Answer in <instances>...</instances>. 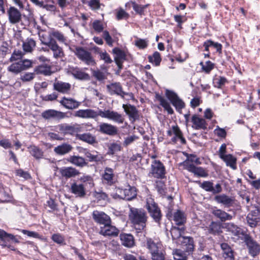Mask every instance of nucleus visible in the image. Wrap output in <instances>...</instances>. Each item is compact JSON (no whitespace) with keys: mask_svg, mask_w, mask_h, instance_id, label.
Wrapping results in <instances>:
<instances>
[{"mask_svg":"<svg viewBox=\"0 0 260 260\" xmlns=\"http://www.w3.org/2000/svg\"><path fill=\"white\" fill-rule=\"evenodd\" d=\"M153 176L156 178H163L165 175V168L163 164L158 160H154L151 165V171L149 176Z\"/></svg>","mask_w":260,"mask_h":260,"instance_id":"nucleus-10","label":"nucleus"},{"mask_svg":"<svg viewBox=\"0 0 260 260\" xmlns=\"http://www.w3.org/2000/svg\"><path fill=\"white\" fill-rule=\"evenodd\" d=\"M112 52L115 55L114 60L115 63L119 68V70H120L123 67V60H125L126 58L125 53L123 50L117 47L114 48L112 50Z\"/></svg>","mask_w":260,"mask_h":260,"instance_id":"nucleus-27","label":"nucleus"},{"mask_svg":"<svg viewBox=\"0 0 260 260\" xmlns=\"http://www.w3.org/2000/svg\"><path fill=\"white\" fill-rule=\"evenodd\" d=\"M114 199H120L124 200V189L118 187L115 188V192L111 194Z\"/></svg>","mask_w":260,"mask_h":260,"instance_id":"nucleus-58","label":"nucleus"},{"mask_svg":"<svg viewBox=\"0 0 260 260\" xmlns=\"http://www.w3.org/2000/svg\"><path fill=\"white\" fill-rule=\"evenodd\" d=\"M106 88L111 95H117L124 98L128 93L123 90L122 86L120 82H113L106 85Z\"/></svg>","mask_w":260,"mask_h":260,"instance_id":"nucleus-17","label":"nucleus"},{"mask_svg":"<svg viewBox=\"0 0 260 260\" xmlns=\"http://www.w3.org/2000/svg\"><path fill=\"white\" fill-rule=\"evenodd\" d=\"M42 116L46 119H49L51 118H63L64 117V113L55 110L49 109L43 112Z\"/></svg>","mask_w":260,"mask_h":260,"instance_id":"nucleus-35","label":"nucleus"},{"mask_svg":"<svg viewBox=\"0 0 260 260\" xmlns=\"http://www.w3.org/2000/svg\"><path fill=\"white\" fill-rule=\"evenodd\" d=\"M8 70L14 74H18L22 71L20 61L15 62L11 64L8 68Z\"/></svg>","mask_w":260,"mask_h":260,"instance_id":"nucleus-52","label":"nucleus"},{"mask_svg":"<svg viewBox=\"0 0 260 260\" xmlns=\"http://www.w3.org/2000/svg\"><path fill=\"white\" fill-rule=\"evenodd\" d=\"M92 218L95 222L100 224L104 225V226L111 223L110 216L102 211H94L92 212Z\"/></svg>","mask_w":260,"mask_h":260,"instance_id":"nucleus-19","label":"nucleus"},{"mask_svg":"<svg viewBox=\"0 0 260 260\" xmlns=\"http://www.w3.org/2000/svg\"><path fill=\"white\" fill-rule=\"evenodd\" d=\"M221 159L226 163L227 166L230 167L233 170L237 169L236 158L232 154H226L224 156H221Z\"/></svg>","mask_w":260,"mask_h":260,"instance_id":"nucleus-45","label":"nucleus"},{"mask_svg":"<svg viewBox=\"0 0 260 260\" xmlns=\"http://www.w3.org/2000/svg\"><path fill=\"white\" fill-rule=\"evenodd\" d=\"M7 15L9 23L11 24H17L22 19V14L19 10L14 6H10L7 9Z\"/></svg>","mask_w":260,"mask_h":260,"instance_id":"nucleus-12","label":"nucleus"},{"mask_svg":"<svg viewBox=\"0 0 260 260\" xmlns=\"http://www.w3.org/2000/svg\"><path fill=\"white\" fill-rule=\"evenodd\" d=\"M98 116L108 119L118 124H122L124 121L123 115L117 111L109 109L104 111L101 109L99 110Z\"/></svg>","mask_w":260,"mask_h":260,"instance_id":"nucleus-6","label":"nucleus"},{"mask_svg":"<svg viewBox=\"0 0 260 260\" xmlns=\"http://www.w3.org/2000/svg\"><path fill=\"white\" fill-rule=\"evenodd\" d=\"M129 16V14L121 8H120L116 13V19L118 20L123 19H127L128 18Z\"/></svg>","mask_w":260,"mask_h":260,"instance_id":"nucleus-62","label":"nucleus"},{"mask_svg":"<svg viewBox=\"0 0 260 260\" xmlns=\"http://www.w3.org/2000/svg\"><path fill=\"white\" fill-rule=\"evenodd\" d=\"M85 155L90 162H101L103 159L102 155L97 152L92 153L89 151H87L85 152Z\"/></svg>","mask_w":260,"mask_h":260,"instance_id":"nucleus-46","label":"nucleus"},{"mask_svg":"<svg viewBox=\"0 0 260 260\" xmlns=\"http://www.w3.org/2000/svg\"><path fill=\"white\" fill-rule=\"evenodd\" d=\"M71 88V84L58 80L57 78H55L53 84V89L62 94H69Z\"/></svg>","mask_w":260,"mask_h":260,"instance_id":"nucleus-18","label":"nucleus"},{"mask_svg":"<svg viewBox=\"0 0 260 260\" xmlns=\"http://www.w3.org/2000/svg\"><path fill=\"white\" fill-rule=\"evenodd\" d=\"M199 184L200 187L206 191L211 192L213 194H217L220 193L222 190V187L219 183L216 184L215 187L213 186V183L209 181H204L202 183L200 181H196Z\"/></svg>","mask_w":260,"mask_h":260,"instance_id":"nucleus-14","label":"nucleus"},{"mask_svg":"<svg viewBox=\"0 0 260 260\" xmlns=\"http://www.w3.org/2000/svg\"><path fill=\"white\" fill-rule=\"evenodd\" d=\"M59 103L67 109L73 110L78 108L81 102H78L74 99L63 96L59 101Z\"/></svg>","mask_w":260,"mask_h":260,"instance_id":"nucleus-23","label":"nucleus"},{"mask_svg":"<svg viewBox=\"0 0 260 260\" xmlns=\"http://www.w3.org/2000/svg\"><path fill=\"white\" fill-rule=\"evenodd\" d=\"M253 208L246 216L247 223L252 228L256 227L260 222V209L255 206Z\"/></svg>","mask_w":260,"mask_h":260,"instance_id":"nucleus-11","label":"nucleus"},{"mask_svg":"<svg viewBox=\"0 0 260 260\" xmlns=\"http://www.w3.org/2000/svg\"><path fill=\"white\" fill-rule=\"evenodd\" d=\"M75 116L82 118H95L98 116V111L90 109L79 110L75 112Z\"/></svg>","mask_w":260,"mask_h":260,"instance_id":"nucleus-26","label":"nucleus"},{"mask_svg":"<svg viewBox=\"0 0 260 260\" xmlns=\"http://www.w3.org/2000/svg\"><path fill=\"white\" fill-rule=\"evenodd\" d=\"M72 149L73 147L70 144L64 143L55 147L54 151L58 155H62L69 153Z\"/></svg>","mask_w":260,"mask_h":260,"instance_id":"nucleus-37","label":"nucleus"},{"mask_svg":"<svg viewBox=\"0 0 260 260\" xmlns=\"http://www.w3.org/2000/svg\"><path fill=\"white\" fill-rule=\"evenodd\" d=\"M184 230L185 229L183 227L179 228L175 226H172L170 232L173 240H177L180 238Z\"/></svg>","mask_w":260,"mask_h":260,"instance_id":"nucleus-47","label":"nucleus"},{"mask_svg":"<svg viewBox=\"0 0 260 260\" xmlns=\"http://www.w3.org/2000/svg\"><path fill=\"white\" fill-rule=\"evenodd\" d=\"M98 131L104 135L113 136L118 134V129L115 125L108 123L102 122L99 125Z\"/></svg>","mask_w":260,"mask_h":260,"instance_id":"nucleus-15","label":"nucleus"},{"mask_svg":"<svg viewBox=\"0 0 260 260\" xmlns=\"http://www.w3.org/2000/svg\"><path fill=\"white\" fill-rule=\"evenodd\" d=\"M246 242L245 245L246 246L248 253L252 257L255 258L260 254V244L255 240L252 237L246 238Z\"/></svg>","mask_w":260,"mask_h":260,"instance_id":"nucleus-9","label":"nucleus"},{"mask_svg":"<svg viewBox=\"0 0 260 260\" xmlns=\"http://www.w3.org/2000/svg\"><path fill=\"white\" fill-rule=\"evenodd\" d=\"M145 207L153 221L160 225L162 218V213L154 200L151 197H147L146 199Z\"/></svg>","mask_w":260,"mask_h":260,"instance_id":"nucleus-2","label":"nucleus"},{"mask_svg":"<svg viewBox=\"0 0 260 260\" xmlns=\"http://www.w3.org/2000/svg\"><path fill=\"white\" fill-rule=\"evenodd\" d=\"M200 64L202 66V70L207 74L209 73L214 68V64L210 61H206L205 64L201 62Z\"/></svg>","mask_w":260,"mask_h":260,"instance_id":"nucleus-59","label":"nucleus"},{"mask_svg":"<svg viewBox=\"0 0 260 260\" xmlns=\"http://www.w3.org/2000/svg\"><path fill=\"white\" fill-rule=\"evenodd\" d=\"M76 137L78 139L90 145H93L94 144L97 143L96 137L90 133H86L82 134H77Z\"/></svg>","mask_w":260,"mask_h":260,"instance_id":"nucleus-34","label":"nucleus"},{"mask_svg":"<svg viewBox=\"0 0 260 260\" xmlns=\"http://www.w3.org/2000/svg\"><path fill=\"white\" fill-rule=\"evenodd\" d=\"M182 247L187 252H192L194 249V240L191 237H183Z\"/></svg>","mask_w":260,"mask_h":260,"instance_id":"nucleus-31","label":"nucleus"},{"mask_svg":"<svg viewBox=\"0 0 260 260\" xmlns=\"http://www.w3.org/2000/svg\"><path fill=\"white\" fill-rule=\"evenodd\" d=\"M214 199L218 204H221L226 208L232 207L235 204V199L225 194L216 195Z\"/></svg>","mask_w":260,"mask_h":260,"instance_id":"nucleus-20","label":"nucleus"},{"mask_svg":"<svg viewBox=\"0 0 260 260\" xmlns=\"http://www.w3.org/2000/svg\"><path fill=\"white\" fill-rule=\"evenodd\" d=\"M0 199L3 202H8L12 199L11 195L4 189L0 190Z\"/></svg>","mask_w":260,"mask_h":260,"instance_id":"nucleus-63","label":"nucleus"},{"mask_svg":"<svg viewBox=\"0 0 260 260\" xmlns=\"http://www.w3.org/2000/svg\"><path fill=\"white\" fill-rule=\"evenodd\" d=\"M73 76L76 78L80 80H89V75L84 72L81 69L76 68L73 69L72 71Z\"/></svg>","mask_w":260,"mask_h":260,"instance_id":"nucleus-41","label":"nucleus"},{"mask_svg":"<svg viewBox=\"0 0 260 260\" xmlns=\"http://www.w3.org/2000/svg\"><path fill=\"white\" fill-rule=\"evenodd\" d=\"M225 228L227 231L231 232L233 235L238 236L239 227L233 222L225 223Z\"/></svg>","mask_w":260,"mask_h":260,"instance_id":"nucleus-51","label":"nucleus"},{"mask_svg":"<svg viewBox=\"0 0 260 260\" xmlns=\"http://www.w3.org/2000/svg\"><path fill=\"white\" fill-rule=\"evenodd\" d=\"M72 51L84 64L88 66L96 65V62L92 53L87 48L81 46H74Z\"/></svg>","mask_w":260,"mask_h":260,"instance_id":"nucleus-3","label":"nucleus"},{"mask_svg":"<svg viewBox=\"0 0 260 260\" xmlns=\"http://www.w3.org/2000/svg\"><path fill=\"white\" fill-rule=\"evenodd\" d=\"M148 58L149 61L154 64L155 66H159L161 61L160 54L157 51L154 52L152 55H149Z\"/></svg>","mask_w":260,"mask_h":260,"instance_id":"nucleus-50","label":"nucleus"},{"mask_svg":"<svg viewBox=\"0 0 260 260\" xmlns=\"http://www.w3.org/2000/svg\"><path fill=\"white\" fill-rule=\"evenodd\" d=\"M120 239L123 245L127 247H132L135 244L134 237L131 234H121Z\"/></svg>","mask_w":260,"mask_h":260,"instance_id":"nucleus-36","label":"nucleus"},{"mask_svg":"<svg viewBox=\"0 0 260 260\" xmlns=\"http://www.w3.org/2000/svg\"><path fill=\"white\" fill-rule=\"evenodd\" d=\"M129 219L134 225L137 233H142L146 228L148 217L142 208L129 207Z\"/></svg>","mask_w":260,"mask_h":260,"instance_id":"nucleus-1","label":"nucleus"},{"mask_svg":"<svg viewBox=\"0 0 260 260\" xmlns=\"http://www.w3.org/2000/svg\"><path fill=\"white\" fill-rule=\"evenodd\" d=\"M156 98L159 101L160 105L168 112L169 114L172 115L174 113L173 109L172 108L170 103L167 100L159 95H157Z\"/></svg>","mask_w":260,"mask_h":260,"instance_id":"nucleus-40","label":"nucleus"},{"mask_svg":"<svg viewBox=\"0 0 260 260\" xmlns=\"http://www.w3.org/2000/svg\"><path fill=\"white\" fill-rule=\"evenodd\" d=\"M119 233V230L111 223L108 225L101 227L99 234L104 236L117 237Z\"/></svg>","mask_w":260,"mask_h":260,"instance_id":"nucleus-21","label":"nucleus"},{"mask_svg":"<svg viewBox=\"0 0 260 260\" xmlns=\"http://www.w3.org/2000/svg\"><path fill=\"white\" fill-rule=\"evenodd\" d=\"M92 76L98 80L102 81L106 78V74L100 70H91Z\"/></svg>","mask_w":260,"mask_h":260,"instance_id":"nucleus-57","label":"nucleus"},{"mask_svg":"<svg viewBox=\"0 0 260 260\" xmlns=\"http://www.w3.org/2000/svg\"><path fill=\"white\" fill-rule=\"evenodd\" d=\"M68 161L71 164L79 167H83L87 165L85 159L79 156H71L68 159Z\"/></svg>","mask_w":260,"mask_h":260,"instance_id":"nucleus-39","label":"nucleus"},{"mask_svg":"<svg viewBox=\"0 0 260 260\" xmlns=\"http://www.w3.org/2000/svg\"><path fill=\"white\" fill-rule=\"evenodd\" d=\"M191 122L193 123L192 127L194 129H204L207 128V123L206 120L201 118L199 115L194 114L191 117Z\"/></svg>","mask_w":260,"mask_h":260,"instance_id":"nucleus-25","label":"nucleus"},{"mask_svg":"<svg viewBox=\"0 0 260 260\" xmlns=\"http://www.w3.org/2000/svg\"><path fill=\"white\" fill-rule=\"evenodd\" d=\"M220 247L222 250V255L224 260H235V252L228 243H221L220 244Z\"/></svg>","mask_w":260,"mask_h":260,"instance_id":"nucleus-22","label":"nucleus"},{"mask_svg":"<svg viewBox=\"0 0 260 260\" xmlns=\"http://www.w3.org/2000/svg\"><path fill=\"white\" fill-rule=\"evenodd\" d=\"M59 173L61 175L66 178L74 177L78 175L79 172L73 167H63L59 170Z\"/></svg>","mask_w":260,"mask_h":260,"instance_id":"nucleus-30","label":"nucleus"},{"mask_svg":"<svg viewBox=\"0 0 260 260\" xmlns=\"http://www.w3.org/2000/svg\"><path fill=\"white\" fill-rule=\"evenodd\" d=\"M29 149V152L35 158L39 159L42 158L43 152L39 147L36 146H30L28 148Z\"/></svg>","mask_w":260,"mask_h":260,"instance_id":"nucleus-49","label":"nucleus"},{"mask_svg":"<svg viewBox=\"0 0 260 260\" xmlns=\"http://www.w3.org/2000/svg\"><path fill=\"white\" fill-rule=\"evenodd\" d=\"M147 247L152 260H165V251L160 243H155L151 239L147 241Z\"/></svg>","mask_w":260,"mask_h":260,"instance_id":"nucleus-4","label":"nucleus"},{"mask_svg":"<svg viewBox=\"0 0 260 260\" xmlns=\"http://www.w3.org/2000/svg\"><path fill=\"white\" fill-rule=\"evenodd\" d=\"M212 213L217 218L219 219L221 222H224L226 220H231L233 218V215L221 209H217L216 207L213 209Z\"/></svg>","mask_w":260,"mask_h":260,"instance_id":"nucleus-28","label":"nucleus"},{"mask_svg":"<svg viewBox=\"0 0 260 260\" xmlns=\"http://www.w3.org/2000/svg\"><path fill=\"white\" fill-rule=\"evenodd\" d=\"M122 108L132 123H134L139 119V112L135 106L131 104H123Z\"/></svg>","mask_w":260,"mask_h":260,"instance_id":"nucleus-16","label":"nucleus"},{"mask_svg":"<svg viewBox=\"0 0 260 260\" xmlns=\"http://www.w3.org/2000/svg\"><path fill=\"white\" fill-rule=\"evenodd\" d=\"M35 72L38 74H40L45 76H50L52 73L51 67L47 66H39L36 68Z\"/></svg>","mask_w":260,"mask_h":260,"instance_id":"nucleus-48","label":"nucleus"},{"mask_svg":"<svg viewBox=\"0 0 260 260\" xmlns=\"http://www.w3.org/2000/svg\"><path fill=\"white\" fill-rule=\"evenodd\" d=\"M9 238L12 240L14 243H18L19 241L16 238L15 236L12 234H8L5 231L0 229V239H4Z\"/></svg>","mask_w":260,"mask_h":260,"instance_id":"nucleus-55","label":"nucleus"},{"mask_svg":"<svg viewBox=\"0 0 260 260\" xmlns=\"http://www.w3.org/2000/svg\"><path fill=\"white\" fill-rule=\"evenodd\" d=\"M137 196V189L134 186L128 185L127 188L124 189V200L131 201Z\"/></svg>","mask_w":260,"mask_h":260,"instance_id":"nucleus-38","label":"nucleus"},{"mask_svg":"<svg viewBox=\"0 0 260 260\" xmlns=\"http://www.w3.org/2000/svg\"><path fill=\"white\" fill-rule=\"evenodd\" d=\"M92 28L98 33L103 32L104 25L102 22L100 20H95L92 24Z\"/></svg>","mask_w":260,"mask_h":260,"instance_id":"nucleus-54","label":"nucleus"},{"mask_svg":"<svg viewBox=\"0 0 260 260\" xmlns=\"http://www.w3.org/2000/svg\"><path fill=\"white\" fill-rule=\"evenodd\" d=\"M207 233L213 235H218L222 231L220 223L212 221L208 226L206 227Z\"/></svg>","mask_w":260,"mask_h":260,"instance_id":"nucleus-33","label":"nucleus"},{"mask_svg":"<svg viewBox=\"0 0 260 260\" xmlns=\"http://www.w3.org/2000/svg\"><path fill=\"white\" fill-rule=\"evenodd\" d=\"M187 170L201 177H206L208 176L206 171L202 167H198L193 164H189L187 167Z\"/></svg>","mask_w":260,"mask_h":260,"instance_id":"nucleus-32","label":"nucleus"},{"mask_svg":"<svg viewBox=\"0 0 260 260\" xmlns=\"http://www.w3.org/2000/svg\"><path fill=\"white\" fill-rule=\"evenodd\" d=\"M104 182L111 185L115 182V175L112 168L106 167L102 176Z\"/></svg>","mask_w":260,"mask_h":260,"instance_id":"nucleus-29","label":"nucleus"},{"mask_svg":"<svg viewBox=\"0 0 260 260\" xmlns=\"http://www.w3.org/2000/svg\"><path fill=\"white\" fill-rule=\"evenodd\" d=\"M165 94L173 106L175 107L176 111L181 113L182 110L185 106V103L183 100L179 97L176 92L171 90L166 89Z\"/></svg>","mask_w":260,"mask_h":260,"instance_id":"nucleus-8","label":"nucleus"},{"mask_svg":"<svg viewBox=\"0 0 260 260\" xmlns=\"http://www.w3.org/2000/svg\"><path fill=\"white\" fill-rule=\"evenodd\" d=\"M135 45L140 49H144L148 45V41L147 39L137 38L136 40L135 41Z\"/></svg>","mask_w":260,"mask_h":260,"instance_id":"nucleus-53","label":"nucleus"},{"mask_svg":"<svg viewBox=\"0 0 260 260\" xmlns=\"http://www.w3.org/2000/svg\"><path fill=\"white\" fill-rule=\"evenodd\" d=\"M50 36L56 39L59 42L63 43L66 41V39L64 35L61 32L58 30H53Z\"/></svg>","mask_w":260,"mask_h":260,"instance_id":"nucleus-56","label":"nucleus"},{"mask_svg":"<svg viewBox=\"0 0 260 260\" xmlns=\"http://www.w3.org/2000/svg\"><path fill=\"white\" fill-rule=\"evenodd\" d=\"M24 54V53H23L21 51L19 50H15L13 52L11 57L10 58V61L12 62L13 61L20 59L23 57Z\"/></svg>","mask_w":260,"mask_h":260,"instance_id":"nucleus-60","label":"nucleus"},{"mask_svg":"<svg viewBox=\"0 0 260 260\" xmlns=\"http://www.w3.org/2000/svg\"><path fill=\"white\" fill-rule=\"evenodd\" d=\"M70 190L76 197L84 198L86 195V189L83 184L73 183L71 185Z\"/></svg>","mask_w":260,"mask_h":260,"instance_id":"nucleus-24","label":"nucleus"},{"mask_svg":"<svg viewBox=\"0 0 260 260\" xmlns=\"http://www.w3.org/2000/svg\"><path fill=\"white\" fill-rule=\"evenodd\" d=\"M42 44L49 47L53 52V57L56 59L61 58L64 56L62 48L58 46L56 41L50 38L48 42H42Z\"/></svg>","mask_w":260,"mask_h":260,"instance_id":"nucleus-13","label":"nucleus"},{"mask_svg":"<svg viewBox=\"0 0 260 260\" xmlns=\"http://www.w3.org/2000/svg\"><path fill=\"white\" fill-rule=\"evenodd\" d=\"M121 148V147L120 144L116 143H113L111 144L109 147V153L111 154H114L116 152L120 151Z\"/></svg>","mask_w":260,"mask_h":260,"instance_id":"nucleus-61","label":"nucleus"},{"mask_svg":"<svg viewBox=\"0 0 260 260\" xmlns=\"http://www.w3.org/2000/svg\"><path fill=\"white\" fill-rule=\"evenodd\" d=\"M167 134L169 137L174 135L171 139V141L174 143L176 144L178 141H179L181 145H185L186 144V140L183 136V134L177 124L172 125L170 128L167 131Z\"/></svg>","mask_w":260,"mask_h":260,"instance_id":"nucleus-7","label":"nucleus"},{"mask_svg":"<svg viewBox=\"0 0 260 260\" xmlns=\"http://www.w3.org/2000/svg\"><path fill=\"white\" fill-rule=\"evenodd\" d=\"M52 240L59 244H66L64 243V237L59 234H54L52 236Z\"/></svg>","mask_w":260,"mask_h":260,"instance_id":"nucleus-64","label":"nucleus"},{"mask_svg":"<svg viewBox=\"0 0 260 260\" xmlns=\"http://www.w3.org/2000/svg\"><path fill=\"white\" fill-rule=\"evenodd\" d=\"M36 45V42L33 39L27 38L25 41L23 42L22 48L24 52H31Z\"/></svg>","mask_w":260,"mask_h":260,"instance_id":"nucleus-43","label":"nucleus"},{"mask_svg":"<svg viewBox=\"0 0 260 260\" xmlns=\"http://www.w3.org/2000/svg\"><path fill=\"white\" fill-rule=\"evenodd\" d=\"M129 3L132 4L133 8L136 13L141 16L145 15V10L150 5L149 4L141 5L137 4L135 2L130 1L129 3L126 4V6Z\"/></svg>","mask_w":260,"mask_h":260,"instance_id":"nucleus-44","label":"nucleus"},{"mask_svg":"<svg viewBox=\"0 0 260 260\" xmlns=\"http://www.w3.org/2000/svg\"><path fill=\"white\" fill-rule=\"evenodd\" d=\"M173 220L177 225H182L185 222L186 219L184 213L178 210L173 214Z\"/></svg>","mask_w":260,"mask_h":260,"instance_id":"nucleus-42","label":"nucleus"},{"mask_svg":"<svg viewBox=\"0 0 260 260\" xmlns=\"http://www.w3.org/2000/svg\"><path fill=\"white\" fill-rule=\"evenodd\" d=\"M84 125L75 123L74 124H69L63 123L58 124L56 126V131L60 134H62L63 136L65 135L74 136L78 133L83 131Z\"/></svg>","mask_w":260,"mask_h":260,"instance_id":"nucleus-5","label":"nucleus"}]
</instances>
